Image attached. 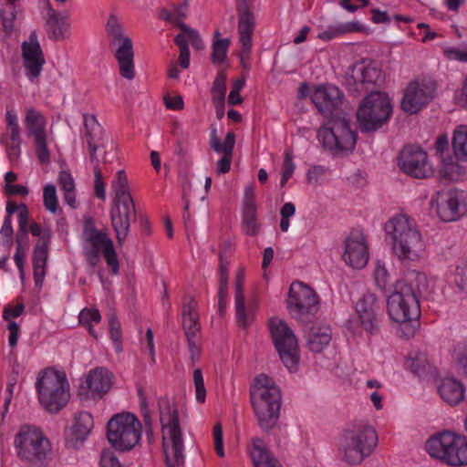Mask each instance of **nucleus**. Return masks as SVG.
I'll return each mask as SVG.
<instances>
[{"label": "nucleus", "mask_w": 467, "mask_h": 467, "mask_svg": "<svg viewBox=\"0 0 467 467\" xmlns=\"http://www.w3.org/2000/svg\"><path fill=\"white\" fill-rule=\"evenodd\" d=\"M427 277L420 272H412L409 281L399 280L394 291L388 296L387 310L389 318L397 323H407L420 316L419 296L426 288Z\"/></svg>", "instance_id": "1"}, {"label": "nucleus", "mask_w": 467, "mask_h": 467, "mask_svg": "<svg viewBox=\"0 0 467 467\" xmlns=\"http://www.w3.org/2000/svg\"><path fill=\"white\" fill-rule=\"evenodd\" d=\"M385 232L390 239L393 254L401 262L420 259L425 250L421 234L406 215H398L385 223Z\"/></svg>", "instance_id": "2"}, {"label": "nucleus", "mask_w": 467, "mask_h": 467, "mask_svg": "<svg viewBox=\"0 0 467 467\" xmlns=\"http://www.w3.org/2000/svg\"><path fill=\"white\" fill-rule=\"evenodd\" d=\"M250 399L258 425L265 432L272 430L278 419L282 395L273 379L261 374L254 379L250 389Z\"/></svg>", "instance_id": "3"}, {"label": "nucleus", "mask_w": 467, "mask_h": 467, "mask_svg": "<svg viewBox=\"0 0 467 467\" xmlns=\"http://www.w3.org/2000/svg\"><path fill=\"white\" fill-rule=\"evenodd\" d=\"M160 421L163 432V449L167 467L184 464L183 441L177 408L171 409L167 398L159 400Z\"/></svg>", "instance_id": "4"}, {"label": "nucleus", "mask_w": 467, "mask_h": 467, "mask_svg": "<svg viewBox=\"0 0 467 467\" xmlns=\"http://www.w3.org/2000/svg\"><path fill=\"white\" fill-rule=\"evenodd\" d=\"M377 442V433L371 426L364 422H355L344 430L339 451L348 464H359L372 452Z\"/></svg>", "instance_id": "5"}, {"label": "nucleus", "mask_w": 467, "mask_h": 467, "mask_svg": "<svg viewBox=\"0 0 467 467\" xmlns=\"http://www.w3.org/2000/svg\"><path fill=\"white\" fill-rule=\"evenodd\" d=\"M357 138L358 135L351 130L350 121L346 116H333L317 131V139L322 147L336 156L352 152Z\"/></svg>", "instance_id": "6"}, {"label": "nucleus", "mask_w": 467, "mask_h": 467, "mask_svg": "<svg viewBox=\"0 0 467 467\" xmlns=\"http://www.w3.org/2000/svg\"><path fill=\"white\" fill-rule=\"evenodd\" d=\"M431 457L450 466L467 465V440L450 431L437 432L425 443Z\"/></svg>", "instance_id": "7"}, {"label": "nucleus", "mask_w": 467, "mask_h": 467, "mask_svg": "<svg viewBox=\"0 0 467 467\" xmlns=\"http://www.w3.org/2000/svg\"><path fill=\"white\" fill-rule=\"evenodd\" d=\"M36 388L40 403L51 413H57L70 397L66 374L52 368H46L39 374Z\"/></svg>", "instance_id": "8"}, {"label": "nucleus", "mask_w": 467, "mask_h": 467, "mask_svg": "<svg viewBox=\"0 0 467 467\" xmlns=\"http://www.w3.org/2000/svg\"><path fill=\"white\" fill-rule=\"evenodd\" d=\"M109 36V47L118 62L119 75L132 80L136 76L134 65V48L131 38L124 33L123 25L115 15H110L106 24Z\"/></svg>", "instance_id": "9"}, {"label": "nucleus", "mask_w": 467, "mask_h": 467, "mask_svg": "<svg viewBox=\"0 0 467 467\" xmlns=\"http://www.w3.org/2000/svg\"><path fill=\"white\" fill-rule=\"evenodd\" d=\"M391 113L392 105L386 93H368L357 111L360 130L365 133L377 131L389 121Z\"/></svg>", "instance_id": "10"}, {"label": "nucleus", "mask_w": 467, "mask_h": 467, "mask_svg": "<svg viewBox=\"0 0 467 467\" xmlns=\"http://www.w3.org/2000/svg\"><path fill=\"white\" fill-rule=\"evenodd\" d=\"M141 424L132 413L113 416L107 424V438L119 451H130L140 440Z\"/></svg>", "instance_id": "11"}, {"label": "nucleus", "mask_w": 467, "mask_h": 467, "mask_svg": "<svg viewBox=\"0 0 467 467\" xmlns=\"http://www.w3.org/2000/svg\"><path fill=\"white\" fill-rule=\"evenodd\" d=\"M385 81L382 70L365 60L356 63L348 68L344 85L354 96L362 93L379 92L378 89Z\"/></svg>", "instance_id": "12"}, {"label": "nucleus", "mask_w": 467, "mask_h": 467, "mask_svg": "<svg viewBox=\"0 0 467 467\" xmlns=\"http://www.w3.org/2000/svg\"><path fill=\"white\" fill-rule=\"evenodd\" d=\"M15 446L19 458L34 465H42L50 451L49 441L28 426H23L16 435Z\"/></svg>", "instance_id": "13"}, {"label": "nucleus", "mask_w": 467, "mask_h": 467, "mask_svg": "<svg viewBox=\"0 0 467 467\" xmlns=\"http://www.w3.org/2000/svg\"><path fill=\"white\" fill-rule=\"evenodd\" d=\"M270 332L275 348L284 365L289 371H296L299 363V352L297 340L292 329L285 322L272 319Z\"/></svg>", "instance_id": "14"}, {"label": "nucleus", "mask_w": 467, "mask_h": 467, "mask_svg": "<svg viewBox=\"0 0 467 467\" xmlns=\"http://www.w3.org/2000/svg\"><path fill=\"white\" fill-rule=\"evenodd\" d=\"M287 309L293 318L307 322L319 309L318 296L302 282H294L288 293Z\"/></svg>", "instance_id": "15"}, {"label": "nucleus", "mask_w": 467, "mask_h": 467, "mask_svg": "<svg viewBox=\"0 0 467 467\" xmlns=\"http://www.w3.org/2000/svg\"><path fill=\"white\" fill-rule=\"evenodd\" d=\"M433 202L438 216L443 222L456 221L467 212L465 192L454 188L439 191Z\"/></svg>", "instance_id": "16"}, {"label": "nucleus", "mask_w": 467, "mask_h": 467, "mask_svg": "<svg viewBox=\"0 0 467 467\" xmlns=\"http://www.w3.org/2000/svg\"><path fill=\"white\" fill-rule=\"evenodd\" d=\"M398 160L401 171L411 177L425 179L433 174V170L428 162L427 153L420 146H405L400 152Z\"/></svg>", "instance_id": "17"}, {"label": "nucleus", "mask_w": 467, "mask_h": 467, "mask_svg": "<svg viewBox=\"0 0 467 467\" xmlns=\"http://www.w3.org/2000/svg\"><path fill=\"white\" fill-rule=\"evenodd\" d=\"M29 231L32 235L39 237L34 248L33 274L36 285L41 286L46 275V266L52 234L49 229L42 230L36 223H31Z\"/></svg>", "instance_id": "18"}, {"label": "nucleus", "mask_w": 467, "mask_h": 467, "mask_svg": "<svg viewBox=\"0 0 467 467\" xmlns=\"http://www.w3.org/2000/svg\"><path fill=\"white\" fill-rule=\"evenodd\" d=\"M109 215L117 242L122 244L130 233L131 222L137 218L134 200L111 202Z\"/></svg>", "instance_id": "19"}, {"label": "nucleus", "mask_w": 467, "mask_h": 467, "mask_svg": "<svg viewBox=\"0 0 467 467\" xmlns=\"http://www.w3.org/2000/svg\"><path fill=\"white\" fill-rule=\"evenodd\" d=\"M357 312L362 327L371 335L380 330L382 312L376 295L366 292L357 303Z\"/></svg>", "instance_id": "20"}, {"label": "nucleus", "mask_w": 467, "mask_h": 467, "mask_svg": "<svg viewBox=\"0 0 467 467\" xmlns=\"http://www.w3.org/2000/svg\"><path fill=\"white\" fill-rule=\"evenodd\" d=\"M113 378V374L108 368H96L81 382L78 394L84 399H100L111 389Z\"/></svg>", "instance_id": "21"}, {"label": "nucleus", "mask_w": 467, "mask_h": 467, "mask_svg": "<svg viewBox=\"0 0 467 467\" xmlns=\"http://www.w3.org/2000/svg\"><path fill=\"white\" fill-rule=\"evenodd\" d=\"M21 52L26 77L31 80L37 78L46 60L36 31L30 33L28 41L22 43Z\"/></svg>", "instance_id": "22"}, {"label": "nucleus", "mask_w": 467, "mask_h": 467, "mask_svg": "<svg viewBox=\"0 0 467 467\" xmlns=\"http://www.w3.org/2000/svg\"><path fill=\"white\" fill-rule=\"evenodd\" d=\"M434 90L431 83L411 82L401 101L402 109L411 114L417 113L433 98Z\"/></svg>", "instance_id": "23"}, {"label": "nucleus", "mask_w": 467, "mask_h": 467, "mask_svg": "<svg viewBox=\"0 0 467 467\" xmlns=\"http://www.w3.org/2000/svg\"><path fill=\"white\" fill-rule=\"evenodd\" d=\"M6 130L0 135V142L5 147L10 161H16L21 153V136L18 118L14 110L5 112Z\"/></svg>", "instance_id": "24"}, {"label": "nucleus", "mask_w": 467, "mask_h": 467, "mask_svg": "<svg viewBox=\"0 0 467 467\" xmlns=\"http://www.w3.org/2000/svg\"><path fill=\"white\" fill-rule=\"evenodd\" d=\"M45 29L52 41H63L69 37L70 24L68 13L56 11L49 0H46Z\"/></svg>", "instance_id": "25"}, {"label": "nucleus", "mask_w": 467, "mask_h": 467, "mask_svg": "<svg viewBox=\"0 0 467 467\" xmlns=\"http://www.w3.org/2000/svg\"><path fill=\"white\" fill-rule=\"evenodd\" d=\"M312 101L328 119L333 116H343L341 112H337V108L341 104L340 91L332 85L320 86L315 89L312 95Z\"/></svg>", "instance_id": "26"}, {"label": "nucleus", "mask_w": 467, "mask_h": 467, "mask_svg": "<svg viewBox=\"0 0 467 467\" xmlns=\"http://www.w3.org/2000/svg\"><path fill=\"white\" fill-rule=\"evenodd\" d=\"M344 261L353 268H363L368 261V251L363 234L352 232L345 242Z\"/></svg>", "instance_id": "27"}, {"label": "nucleus", "mask_w": 467, "mask_h": 467, "mask_svg": "<svg viewBox=\"0 0 467 467\" xmlns=\"http://www.w3.org/2000/svg\"><path fill=\"white\" fill-rule=\"evenodd\" d=\"M238 33L241 46L244 47V56L252 49V35L255 27L254 15L247 0H239L237 4Z\"/></svg>", "instance_id": "28"}, {"label": "nucleus", "mask_w": 467, "mask_h": 467, "mask_svg": "<svg viewBox=\"0 0 467 467\" xmlns=\"http://www.w3.org/2000/svg\"><path fill=\"white\" fill-rule=\"evenodd\" d=\"M235 144V135L234 132H228L224 138L223 143L213 130L211 134L210 146L217 153H223V157L217 161L216 171L218 174H224L231 169L232 158Z\"/></svg>", "instance_id": "29"}, {"label": "nucleus", "mask_w": 467, "mask_h": 467, "mask_svg": "<svg viewBox=\"0 0 467 467\" xmlns=\"http://www.w3.org/2000/svg\"><path fill=\"white\" fill-rule=\"evenodd\" d=\"M88 244L102 246V254L112 275H118L119 270V259L112 240L103 231L92 232L84 237Z\"/></svg>", "instance_id": "30"}, {"label": "nucleus", "mask_w": 467, "mask_h": 467, "mask_svg": "<svg viewBox=\"0 0 467 467\" xmlns=\"http://www.w3.org/2000/svg\"><path fill=\"white\" fill-rule=\"evenodd\" d=\"M305 337L308 349L320 353L330 343L332 332L329 326L315 323L308 327Z\"/></svg>", "instance_id": "31"}, {"label": "nucleus", "mask_w": 467, "mask_h": 467, "mask_svg": "<svg viewBox=\"0 0 467 467\" xmlns=\"http://www.w3.org/2000/svg\"><path fill=\"white\" fill-rule=\"evenodd\" d=\"M244 274L240 269L235 277L234 286V301H235V313L236 319L240 326L246 327L251 320L252 314L250 311L246 313L244 305Z\"/></svg>", "instance_id": "32"}, {"label": "nucleus", "mask_w": 467, "mask_h": 467, "mask_svg": "<svg viewBox=\"0 0 467 467\" xmlns=\"http://www.w3.org/2000/svg\"><path fill=\"white\" fill-rule=\"evenodd\" d=\"M441 398L450 405H456L464 398L465 389L462 383L454 378H445L439 388Z\"/></svg>", "instance_id": "33"}, {"label": "nucleus", "mask_w": 467, "mask_h": 467, "mask_svg": "<svg viewBox=\"0 0 467 467\" xmlns=\"http://www.w3.org/2000/svg\"><path fill=\"white\" fill-rule=\"evenodd\" d=\"M24 125L26 129V135L28 138H36L37 136L41 137L47 135V119L40 111L33 108L26 109Z\"/></svg>", "instance_id": "34"}, {"label": "nucleus", "mask_w": 467, "mask_h": 467, "mask_svg": "<svg viewBox=\"0 0 467 467\" xmlns=\"http://www.w3.org/2000/svg\"><path fill=\"white\" fill-rule=\"evenodd\" d=\"M251 458L254 467H282L278 460L265 448L264 441L260 438L253 439Z\"/></svg>", "instance_id": "35"}, {"label": "nucleus", "mask_w": 467, "mask_h": 467, "mask_svg": "<svg viewBox=\"0 0 467 467\" xmlns=\"http://www.w3.org/2000/svg\"><path fill=\"white\" fill-rule=\"evenodd\" d=\"M93 428V417L90 413L87 411L80 412L75 420V423L72 427V435L76 439L74 442L73 440H68L67 443H70L72 446H76L78 441L82 443Z\"/></svg>", "instance_id": "36"}, {"label": "nucleus", "mask_w": 467, "mask_h": 467, "mask_svg": "<svg viewBox=\"0 0 467 467\" xmlns=\"http://www.w3.org/2000/svg\"><path fill=\"white\" fill-rule=\"evenodd\" d=\"M84 140L88 146L98 144L102 140L103 128L94 115H84Z\"/></svg>", "instance_id": "37"}, {"label": "nucleus", "mask_w": 467, "mask_h": 467, "mask_svg": "<svg viewBox=\"0 0 467 467\" xmlns=\"http://www.w3.org/2000/svg\"><path fill=\"white\" fill-rule=\"evenodd\" d=\"M111 190L113 192L112 202L133 200L130 193L129 180L125 171L123 170L117 172L116 177L111 182Z\"/></svg>", "instance_id": "38"}, {"label": "nucleus", "mask_w": 467, "mask_h": 467, "mask_svg": "<svg viewBox=\"0 0 467 467\" xmlns=\"http://www.w3.org/2000/svg\"><path fill=\"white\" fill-rule=\"evenodd\" d=\"M243 224L246 234L254 236L258 234L259 225L256 222V205L253 200L247 201L244 203Z\"/></svg>", "instance_id": "39"}, {"label": "nucleus", "mask_w": 467, "mask_h": 467, "mask_svg": "<svg viewBox=\"0 0 467 467\" xmlns=\"http://www.w3.org/2000/svg\"><path fill=\"white\" fill-rule=\"evenodd\" d=\"M453 152L458 161H467V126L455 130L452 139Z\"/></svg>", "instance_id": "40"}, {"label": "nucleus", "mask_w": 467, "mask_h": 467, "mask_svg": "<svg viewBox=\"0 0 467 467\" xmlns=\"http://www.w3.org/2000/svg\"><path fill=\"white\" fill-rule=\"evenodd\" d=\"M108 319H109L110 337L113 341L116 351L118 353H119L122 351L120 323L118 320L117 315L114 310H110L109 312Z\"/></svg>", "instance_id": "41"}, {"label": "nucleus", "mask_w": 467, "mask_h": 467, "mask_svg": "<svg viewBox=\"0 0 467 467\" xmlns=\"http://www.w3.org/2000/svg\"><path fill=\"white\" fill-rule=\"evenodd\" d=\"M230 46V39H215L212 46L211 60L213 64H222L227 57L228 48Z\"/></svg>", "instance_id": "42"}, {"label": "nucleus", "mask_w": 467, "mask_h": 467, "mask_svg": "<svg viewBox=\"0 0 467 467\" xmlns=\"http://www.w3.org/2000/svg\"><path fill=\"white\" fill-rule=\"evenodd\" d=\"M226 94V76L223 73H218L216 76L213 87L212 96L213 102L218 101L219 103L224 101Z\"/></svg>", "instance_id": "43"}, {"label": "nucleus", "mask_w": 467, "mask_h": 467, "mask_svg": "<svg viewBox=\"0 0 467 467\" xmlns=\"http://www.w3.org/2000/svg\"><path fill=\"white\" fill-rule=\"evenodd\" d=\"M189 8V0H183L181 4L171 5V12L173 18V26L183 30V25H186L183 20L187 17Z\"/></svg>", "instance_id": "44"}, {"label": "nucleus", "mask_w": 467, "mask_h": 467, "mask_svg": "<svg viewBox=\"0 0 467 467\" xmlns=\"http://www.w3.org/2000/svg\"><path fill=\"white\" fill-rule=\"evenodd\" d=\"M1 20L4 31L6 35H10L14 29V21L16 17L15 5L6 4L5 9L0 11Z\"/></svg>", "instance_id": "45"}, {"label": "nucleus", "mask_w": 467, "mask_h": 467, "mask_svg": "<svg viewBox=\"0 0 467 467\" xmlns=\"http://www.w3.org/2000/svg\"><path fill=\"white\" fill-rule=\"evenodd\" d=\"M43 198L45 208L55 213L58 208L56 187L52 184L46 185L44 188Z\"/></svg>", "instance_id": "46"}, {"label": "nucleus", "mask_w": 467, "mask_h": 467, "mask_svg": "<svg viewBox=\"0 0 467 467\" xmlns=\"http://www.w3.org/2000/svg\"><path fill=\"white\" fill-rule=\"evenodd\" d=\"M34 140L37 159L41 163H48L50 161V152L47 145V135L37 136Z\"/></svg>", "instance_id": "47"}, {"label": "nucleus", "mask_w": 467, "mask_h": 467, "mask_svg": "<svg viewBox=\"0 0 467 467\" xmlns=\"http://www.w3.org/2000/svg\"><path fill=\"white\" fill-rule=\"evenodd\" d=\"M374 279L377 286L386 292L389 285V275L384 265L378 262L374 272Z\"/></svg>", "instance_id": "48"}, {"label": "nucleus", "mask_w": 467, "mask_h": 467, "mask_svg": "<svg viewBox=\"0 0 467 467\" xmlns=\"http://www.w3.org/2000/svg\"><path fill=\"white\" fill-rule=\"evenodd\" d=\"M94 194L97 198L104 201L106 199L105 183L99 165L94 166Z\"/></svg>", "instance_id": "49"}, {"label": "nucleus", "mask_w": 467, "mask_h": 467, "mask_svg": "<svg viewBox=\"0 0 467 467\" xmlns=\"http://www.w3.org/2000/svg\"><path fill=\"white\" fill-rule=\"evenodd\" d=\"M193 382L196 390V400L202 403L205 401L206 389L204 387L202 372L200 368H196L193 371Z\"/></svg>", "instance_id": "50"}, {"label": "nucleus", "mask_w": 467, "mask_h": 467, "mask_svg": "<svg viewBox=\"0 0 467 467\" xmlns=\"http://www.w3.org/2000/svg\"><path fill=\"white\" fill-rule=\"evenodd\" d=\"M21 210L18 213V225L19 230L16 236H20V239L27 238L28 233V212L26 204H20Z\"/></svg>", "instance_id": "51"}, {"label": "nucleus", "mask_w": 467, "mask_h": 467, "mask_svg": "<svg viewBox=\"0 0 467 467\" xmlns=\"http://www.w3.org/2000/svg\"><path fill=\"white\" fill-rule=\"evenodd\" d=\"M81 325H89L91 322L99 323L101 320V315L96 308H84L78 316Z\"/></svg>", "instance_id": "52"}, {"label": "nucleus", "mask_w": 467, "mask_h": 467, "mask_svg": "<svg viewBox=\"0 0 467 467\" xmlns=\"http://www.w3.org/2000/svg\"><path fill=\"white\" fill-rule=\"evenodd\" d=\"M182 327L186 338L196 337L201 329L199 318H192L191 317L187 319H182Z\"/></svg>", "instance_id": "53"}, {"label": "nucleus", "mask_w": 467, "mask_h": 467, "mask_svg": "<svg viewBox=\"0 0 467 467\" xmlns=\"http://www.w3.org/2000/svg\"><path fill=\"white\" fill-rule=\"evenodd\" d=\"M102 246L88 244L84 247V255L91 267L97 266L99 262V254Z\"/></svg>", "instance_id": "54"}, {"label": "nucleus", "mask_w": 467, "mask_h": 467, "mask_svg": "<svg viewBox=\"0 0 467 467\" xmlns=\"http://www.w3.org/2000/svg\"><path fill=\"white\" fill-rule=\"evenodd\" d=\"M182 32L187 35L188 39L195 49L202 50L204 48V43L195 29H192L188 25H183Z\"/></svg>", "instance_id": "55"}, {"label": "nucleus", "mask_w": 467, "mask_h": 467, "mask_svg": "<svg viewBox=\"0 0 467 467\" xmlns=\"http://www.w3.org/2000/svg\"><path fill=\"white\" fill-rule=\"evenodd\" d=\"M214 448L219 457L224 456L223 427L217 422L213 427Z\"/></svg>", "instance_id": "56"}, {"label": "nucleus", "mask_w": 467, "mask_h": 467, "mask_svg": "<svg viewBox=\"0 0 467 467\" xmlns=\"http://www.w3.org/2000/svg\"><path fill=\"white\" fill-rule=\"evenodd\" d=\"M22 241L23 240L20 239V236H16V252L15 254L14 259H15L16 265H17V268L19 270L21 278L23 279L25 276L24 263H25L26 253L22 249Z\"/></svg>", "instance_id": "57"}, {"label": "nucleus", "mask_w": 467, "mask_h": 467, "mask_svg": "<svg viewBox=\"0 0 467 467\" xmlns=\"http://www.w3.org/2000/svg\"><path fill=\"white\" fill-rule=\"evenodd\" d=\"M99 465L100 467H123L110 450L101 451Z\"/></svg>", "instance_id": "58"}, {"label": "nucleus", "mask_w": 467, "mask_h": 467, "mask_svg": "<svg viewBox=\"0 0 467 467\" xmlns=\"http://www.w3.org/2000/svg\"><path fill=\"white\" fill-rule=\"evenodd\" d=\"M329 170L321 165H316L310 168L306 174V179L308 183L317 185L319 184V178L326 173H327Z\"/></svg>", "instance_id": "59"}, {"label": "nucleus", "mask_w": 467, "mask_h": 467, "mask_svg": "<svg viewBox=\"0 0 467 467\" xmlns=\"http://www.w3.org/2000/svg\"><path fill=\"white\" fill-rule=\"evenodd\" d=\"M187 300L188 301L182 306V319H187L190 317L192 318H199V315L197 313V302L192 296H188Z\"/></svg>", "instance_id": "60"}, {"label": "nucleus", "mask_w": 467, "mask_h": 467, "mask_svg": "<svg viewBox=\"0 0 467 467\" xmlns=\"http://www.w3.org/2000/svg\"><path fill=\"white\" fill-rule=\"evenodd\" d=\"M443 55L448 60L467 62V52L453 47H447L443 49Z\"/></svg>", "instance_id": "61"}, {"label": "nucleus", "mask_w": 467, "mask_h": 467, "mask_svg": "<svg viewBox=\"0 0 467 467\" xmlns=\"http://www.w3.org/2000/svg\"><path fill=\"white\" fill-rule=\"evenodd\" d=\"M343 30L341 27V23L337 25H331L327 26V28L318 34V38L326 41H329L335 37L342 36Z\"/></svg>", "instance_id": "62"}, {"label": "nucleus", "mask_w": 467, "mask_h": 467, "mask_svg": "<svg viewBox=\"0 0 467 467\" xmlns=\"http://www.w3.org/2000/svg\"><path fill=\"white\" fill-rule=\"evenodd\" d=\"M59 185L64 192H71L75 190V182L68 171H61L58 176Z\"/></svg>", "instance_id": "63"}, {"label": "nucleus", "mask_w": 467, "mask_h": 467, "mask_svg": "<svg viewBox=\"0 0 467 467\" xmlns=\"http://www.w3.org/2000/svg\"><path fill=\"white\" fill-rule=\"evenodd\" d=\"M425 358L422 356H417L410 359L409 367L412 373L420 376L425 372Z\"/></svg>", "instance_id": "64"}]
</instances>
